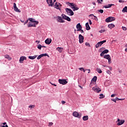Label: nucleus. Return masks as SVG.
<instances>
[{"label": "nucleus", "instance_id": "nucleus-1", "mask_svg": "<svg viewBox=\"0 0 127 127\" xmlns=\"http://www.w3.org/2000/svg\"><path fill=\"white\" fill-rule=\"evenodd\" d=\"M29 21L27 24L28 27H36V25L39 23V22L35 21L34 18H28Z\"/></svg>", "mask_w": 127, "mask_h": 127}, {"label": "nucleus", "instance_id": "nucleus-2", "mask_svg": "<svg viewBox=\"0 0 127 127\" xmlns=\"http://www.w3.org/2000/svg\"><path fill=\"white\" fill-rule=\"evenodd\" d=\"M66 3L71 8H73V11H75V10H78L79 9V7H77V5L74 3H70L69 2H67Z\"/></svg>", "mask_w": 127, "mask_h": 127}, {"label": "nucleus", "instance_id": "nucleus-3", "mask_svg": "<svg viewBox=\"0 0 127 127\" xmlns=\"http://www.w3.org/2000/svg\"><path fill=\"white\" fill-rule=\"evenodd\" d=\"M72 116L74 117V118H77V119H81L82 117V114H79V113L76 111H74L72 113Z\"/></svg>", "mask_w": 127, "mask_h": 127}, {"label": "nucleus", "instance_id": "nucleus-4", "mask_svg": "<svg viewBox=\"0 0 127 127\" xmlns=\"http://www.w3.org/2000/svg\"><path fill=\"white\" fill-rule=\"evenodd\" d=\"M65 11L67 12L68 15H70V16H72V15H74V12H73V11L71 9L66 8H65Z\"/></svg>", "mask_w": 127, "mask_h": 127}, {"label": "nucleus", "instance_id": "nucleus-5", "mask_svg": "<svg viewBox=\"0 0 127 127\" xmlns=\"http://www.w3.org/2000/svg\"><path fill=\"white\" fill-rule=\"evenodd\" d=\"M114 20H116V18H115V17H108L105 19V22L108 23L114 21Z\"/></svg>", "mask_w": 127, "mask_h": 127}, {"label": "nucleus", "instance_id": "nucleus-6", "mask_svg": "<svg viewBox=\"0 0 127 127\" xmlns=\"http://www.w3.org/2000/svg\"><path fill=\"white\" fill-rule=\"evenodd\" d=\"M55 7L57 9H59V10H61V7H62V4H61L59 2H56L55 4Z\"/></svg>", "mask_w": 127, "mask_h": 127}, {"label": "nucleus", "instance_id": "nucleus-7", "mask_svg": "<svg viewBox=\"0 0 127 127\" xmlns=\"http://www.w3.org/2000/svg\"><path fill=\"white\" fill-rule=\"evenodd\" d=\"M59 83H60V84H62V85H66V84L68 83V81H67L66 79H59Z\"/></svg>", "mask_w": 127, "mask_h": 127}, {"label": "nucleus", "instance_id": "nucleus-8", "mask_svg": "<svg viewBox=\"0 0 127 127\" xmlns=\"http://www.w3.org/2000/svg\"><path fill=\"white\" fill-rule=\"evenodd\" d=\"M93 91H94V92H96V93H100L101 91H102V89L101 88H99V87H94L92 88Z\"/></svg>", "mask_w": 127, "mask_h": 127}, {"label": "nucleus", "instance_id": "nucleus-9", "mask_svg": "<svg viewBox=\"0 0 127 127\" xmlns=\"http://www.w3.org/2000/svg\"><path fill=\"white\" fill-rule=\"evenodd\" d=\"M62 16L64 19L67 20V21H71V18L70 17L67 16L66 15L64 14H62Z\"/></svg>", "mask_w": 127, "mask_h": 127}, {"label": "nucleus", "instance_id": "nucleus-10", "mask_svg": "<svg viewBox=\"0 0 127 127\" xmlns=\"http://www.w3.org/2000/svg\"><path fill=\"white\" fill-rule=\"evenodd\" d=\"M78 38H79V43L82 44L84 42V36H83L82 35L79 34Z\"/></svg>", "mask_w": 127, "mask_h": 127}, {"label": "nucleus", "instance_id": "nucleus-11", "mask_svg": "<svg viewBox=\"0 0 127 127\" xmlns=\"http://www.w3.org/2000/svg\"><path fill=\"white\" fill-rule=\"evenodd\" d=\"M117 122H118V124H117L118 126H122V125L125 124V120L118 119Z\"/></svg>", "mask_w": 127, "mask_h": 127}, {"label": "nucleus", "instance_id": "nucleus-12", "mask_svg": "<svg viewBox=\"0 0 127 127\" xmlns=\"http://www.w3.org/2000/svg\"><path fill=\"white\" fill-rule=\"evenodd\" d=\"M47 2L49 4V6H53L54 3H52V0H47Z\"/></svg>", "mask_w": 127, "mask_h": 127}, {"label": "nucleus", "instance_id": "nucleus-13", "mask_svg": "<svg viewBox=\"0 0 127 127\" xmlns=\"http://www.w3.org/2000/svg\"><path fill=\"white\" fill-rule=\"evenodd\" d=\"M76 28L77 29V31H80V30L82 29V25H81V24H80V23H78L76 25Z\"/></svg>", "mask_w": 127, "mask_h": 127}, {"label": "nucleus", "instance_id": "nucleus-14", "mask_svg": "<svg viewBox=\"0 0 127 127\" xmlns=\"http://www.w3.org/2000/svg\"><path fill=\"white\" fill-rule=\"evenodd\" d=\"M26 60V57H21L19 59L20 63H23V61Z\"/></svg>", "mask_w": 127, "mask_h": 127}, {"label": "nucleus", "instance_id": "nucleus-15", "mask_svg": "<svg viewBox=\"0 0 127 127\" xmlns=\"http://www.w3.org/2000/svg\"><path fill=\"white\" fill-rule=\"evenodd\" d=\"M45 42L46 43V44H50V43H51V42H52V40H51V39H47L45 41Z\"/></svg>", "mask_w": 127, "mask_h": 127}, {"label": "nucleus", "instance_id": "nucleus-16", "mask_svg": "<svg viewBox=\"0 0 127 127\" xmlns=\"http://www.w3.org/2000/svg\"><path fill=\"white\" fill-rule=\"evenodd\" d=\"M57 20L59 22H61V23L65 22V21L63 19H62V18L61 16H58Z\"/></svg>", "mask_w": 127, "mask_h": 127}, {"label": "nucleus", "instance_id": "nucleus-17", "mask_svg": "<svg viewBox=\"0 0 127 127\" xmlns=\"http://www.w3.org/2000/svg\"><path fill=\"white\" fill-rule=\"evenodd\" d=\"M113 5H115V4H109L108 5L103 6V7H104L105 8H110V7H112V6H113Z\"/></svg>", "mask_w": 127, "mask_h": 127}, {"label": "nucleus", "instance_id": "nucleus-18", "mask_svg": "<svg viewBox=\"0 0 127 127\" xmlns=\"http://www.w3.org/2000/svg\"><path fill=\"white\" fill-rule=\"evenodd\" d=\"M57 50L59 51L60 53H62V52H63L64 49L63 48L58 47L57 48Z\"/></svg>", "mask_w": 127, "mask_h": 127}, {"label": "nucleus", "instance_id": "nucleus-19", "mask_svg": "<svg viewBox=\"0 0 127 127\" xmlns=\"http://www.w3.org/2000/svg\"><path fill=\"white\" fill-rule=\"evenodd\" d=\"M85 26L86 30H90V29H91V27H90V25H89V23H86L85 24Z\"/></svg>", "mask_w": 127, "mask_h": 127}, {"label": "nucleus", "instance_id": "nucleus-20", "mask_svg": "<svg viewBox=\"0 0 127 127\" xmlns=\"http://www.w3.org/2000/svg\"><path fill=\"white\" fill-rule=\"evenodd\" d=\"M104 58L105 59H107V60H109L111 58V56L110 55H106L104 56Z\"/></svg>", "mask_w": 127, "mask_h": 127}, {"label": "nucleus", "instance_id": "nucleus-21", "mask_svg": "<svg viewBox=\"0 0 127 127\" xmlns=\"http://www.w3.org/2000/svg\"><path fill=\"white\" fill-rule=\"evenodd\" d=\"M83 121H88L89 120V116H83L82 118Z\"/></svg>", "mask_w": 127, "mask_h": 127}, {"label": "nucleus", "instance_id": "nucleus-22", "mask_svg": "<svg viewBox=\"0 0 127 127\" xmlns=\"http://www.w3.org/2000/svg\"><path fill=\"white\" fill-rule=\"evenodd\" d=\"M37 57V56H29L28 58L29 59H31V60H34V59H35Z\"/></svg>", "mask_w": 127, "mask_h": 127}, {"label": "nucleus", "instance_id": "nucleus-23", "mask_svg": "<svg viewBox=\"0 0 127 127\" xmlns=\"http://www.w3.org/2000/svg\"><path fill=\"white\" fill-rule=\"evenodd\" d=\"M109 28H110V29H112V28H114L115 27V24H110L108 25Z\"/></svg>", "mask_w": 127, "mask_h": 127}, {"label": "nucleus", "instance_id": "nucleus-24", "mask_svg": "<svg viewBox=\"0 0 127 127\" xmlns=\"http://www.w3.org/2000/svg\"><path fill=\"white\" fill-rule=\"evenodd\" d=\"M97 79H98V77H97L96 76H94L93 78L91 80V82H92V81H93L94 82H96Z\"/></svg>", "mask_w": 127, "mask_h": 127}, {"label": "nucleus", "instance_id": "nucleus-25", "mask_svg": "<svg viewBox=\"0 0 127 127\" xmlns=\"http://www.w3.org/2000/svg\"><path fill=\"white\" fill-rule=\"evenodd\" d=\"M122 12H127V6H125L122 10Z\"/></svg>", "mask_w": 127, "mask_h": 127}, {"label": "nucleus", "instance_id": "nucleus-26", "mask_svg": "<svg viewBox=\"0 0 127 127\" xmlns=\"http://www.w3.org/2000/svg\"><path fill=\"white\" fill-rule=\"evenodd\" d=\"M96 48H98L99 46H102V44H101L100 42H99L96 45Z\"/></svg>", "mask_w": 127, "mask_h": 127}, {"label": "nucleus", "instance_id": "nucleus-27", "mask_svg": "<svg viewBox=\"0 0 127 127\" xmlns=\"http://www.w3.org/2000/svg\"><path fill=\"white\" fill-rule=\"evenodd\" d=\"M89 16H94L93 19H94L95 20H98V18L97 17V16H94V14H91L90 15H89Z\"/></svg>", "mask_w": 127, "mask_h": 127}, {"label": "nucleus", "instance_id": "nucleus-28", "mask_svg": "<svg viewBox=\"0 0 127 127\" xmlns=\"http://www.w3.org/2000/svg\"><path fill=\"white\" fill-rule=\"evenodd\" d=\"M5 58L6 59H8L9 60H11V57H9L8 55L4 56Z\"/></svg>", "mask_w": 127, "mask_h": 127}, {"label": "nucleus", "instance_id": "nucleus-29", "mask_svg": "<svg viewBox=\"0 0 127 127\" xmlns=\"http://www.w3.org/2000/svg\"><path fill=\"white\" fill-rule=\"evenodd\" d=\"M99 96V99H104V98H105V95L103 94H100Z\"/></svg>", "mask_w": 127, "mask_h": 127}, {"label": "nucleus", "instance_id": "nucleus-30", "mask_svg": "<svg viewBox=\"0 0 127 127\" xmlns=\"http://www.w3.org/2000/svg\"><path fill=\"white\" fill-rule=\"evenodd\" d=\"M97 72H98V73H99V74H101L102 73V69H101V68H97L96 69Z\"/></svg>", "mask_w": 127, "mask_h": 127}, {"label": "nucleus", "instance_id": "nucleus-31", "mask_svg": "<svg viewBox=\"0 0 127 127\" xmlns=\"http://www.w3.org/2000/svg\"><path fill=\"white\" fill-rule=\"evenodd\" d=\"M41 55L42 56V57H44L45 56H47L48 57H49V55H48V54H41Z\"/></svg>", "mask_w": 127, "mask_h": 127}, {"label": "nucleus", "instance_id": "nucleus-32", "mask_svg": "<svg viewBox=\"0 0 127 127\" xmlns=\"http://www.w3.org/2000/svg\"><path fill=\"white\" fill-rule=\"evenodd\" d=\"M3 126H1L0 125V127H8V126L6 124V123H3Z\"/></svg>", "mask_w": 127, "mask_h": 127}, {"label": "nucleus", "instance_id": "nucleus-33", "mask_svg": "<svg viewBox=\"0 0 127 127\" xmlns=\"http://www.w3.org/2000/svg\"><path fill=\"white\" fill-rule=\"evenodd\" d=\"M35 107V105H30L29 106L28 108H29L30 110H31V109H34Z\"/></svg>", "mask_w": 127, "mask_h": 127}, {"label": "nucleus", "instance_id": "nucleus-34", "mask_svg": "<svg viewBox=\"0 0 127 127\" xmlns=\"http://www.w3.org/2000/svg\"><path fill=\"white\" fill-rule=\"evenodd\" d=\"M37 48H38L39 50H41V48H42V46L39 44L37 46Z\"/></svg>", "mask_w": 127, "mask_h": 127}, {"label": "nucleus", "instance_id": "nucleus-35", "mask_svg": "<svg viewBox=\"0 0 127 127\" xmlns=\"http://www.w3.org/2000/svg\"><path fill=\"white\" fill-rule=\"evenodd\" d=\"M13 7L14 10H15V11H16V4L15 3H14L13 4Z\"/></svg>", "mask_w": 127, "mask_h": 127}, {"label": "nucleus", "instance_id": "nucleus-36", "mask_svg": "<svg viewBox=\"0 0 127 127\" xmlns=\"http://www.w3.org/2000/svg\"><path fill=\"white\" fill-rule=\"evenodd\" d=\"M104 53V54H106L107 53H109V50H105L104 51H103Z\"/></svg>", "mask_w": 127, "mask_h": 127}, {"label": "nucleus", "instance_id": "nucleus-37", "mask_svg": "<svg viewBox=\"0 0 127 127\" xmlns=\"http://www.w3.org/2000/svg\"><path fill=\"white\" fill-rule=\"evenodd\" d=\"M100 42L101 44V45H103V44H104V43L107 42V41L106 40H104V41H101Z\"/></svg>", "mask_w": 127, "mask_h": 127}, {"label": "nucleus", "instance_id": "nucleus-38", "mask_svg": "<svg viewBox=\"0 0 127 127\" xmlns=\"http://www.w3.org/2000/svg\"><path fill=\"white\" fill-rule=\"evenodd\" d=\"M117 100H118V97H117L116 99H111V100H112L113 102H115V103H117Z\"/></svg>", "mask_w": 127, "mask_h": 127}, {"label": "nucleus", "instance_id": "nucleus-39", "mask_svg": "<svg viewBox=\"0 0 127 127\" xmlns=\"http://www.w3.org/2000/svg\"><path fill=\"white\" fill-rule=\"evenodd\" d=\"M86 46H88V47H91V45H90V43L87 42L85 43Z\"/></svg>", "mask_w": 127, "mask_h": 127}, {"label": "nucleus", "instance_id": "nucleus-40", "mask_svg": "<svg viewBox=\"0 0 127 127\" xmlns=\"http://www.w3.org/2000/svg\"><path fill=\"white\" fill-rule=\"evenodd\" d=\"M52 126H53V123L52 122L49 123L48 127H52Z\"/></svg>", "mask_w": 127, "mask_h": 127}, {"label": "nucleus", "instance_id": "nucleus-41", "mask_svg": "<svg viewBox=\"0 0 127 127\" xmlns=\"http://www.w3.org/2000/svg\"><path fill=\"white\" fill-rule=\"evenodd\" d=\"M42 57V56H41V55H40L39 56H38V57H37V60H39V59H41Z\"/></svg>", "mask_w": 127, "mask_h": 127}, {"label": "nucleus", "instance_id": "nucleus-42", "mask_svg": "<svg viewBox=\"0 0 127 127\" xmlns=\"http://www.w3.org/2000/svg\"><path fill=\"white\" fill-rule=\"evenodd\" d=\"M108 63L109 64H111V63H112V60L111 58L108 59Z\"/></svg>", "mask_w": 127, "mask_h": 127}, {"label": "nucleus", "instance_id": "nucleus-43", "mask_svg": "<svg viewBox=\"0 0 127 127\" xmlns=\"http://www.w3.org/2000/svg\"><path fill=\"white\" fill-rule=\"evenodd\" d=\"M98 12H100V13H103L104 12V10L103 9L98 10Z\"/></svg>", "mask_w": 127, "mask_h": 127}, {"label": "nucleus", "instance_id": "nucleus-44", "mask_svg": "<svg viewBox=\"0 0 127 127\" xmlns=\"http://www.w3.org/2000/svg\"><path fill=\"white\" fill-rule=\"evenodd\" d=\"M106 32V30H101L99 31L100 33H103V32Z\"/></svg>", "mask_w": 127, "mask_h": 127}, {"label": "nucleus", "instance_id": "nucleus-45", "mask_svg": "<svg viewBox=\"0 0 127 127\" xmlns=\"http://www.w3.org/2000/svg\"><path fill=\"white\" fill-rule=\"evenodd\" d=\"M16 12H21L20 9H18V8L16 7Z\"/></svg>", "mask_w": 127, "mask_h": 127}, {"label": "nucleus", "instance_id": "nucleus-46", "mask_svg": "<svg viewBox=\"0 0 127 127\" xmlns=\"http://www.w3.org/2000/svg\"><path fill=\"white\" fill-rule=\"evenodd\" d=\"M107 74H109V75H111V74H112V72H111V71L107 70Z\"/></svg>", "mask_w": 127, "mask_h": 127}, {"label": "nucleus", "instance_id": "nucleus-47", "mask_svg": "<svg viewBox=\"0 0 127 127\" xmlns=\"http://www.w3.org/2000/svg\"><path fill=\"white\" fill-rule=\"evenodd\" d=\"M29 20H28V19L27 20H26L25 22H24V25H25L26 24V23H27L28 22V21Z\"/></svg>", "mask_w": 127, "mask_h": 127}, {"label": "nucleus", "instance_id": "nucleus-48", "mask_svg": "<svg viewBox=\"0 0 127 127\" xmlns=\"http://www.w3.org/2000/svg\"><path fill=\"white\" fill-rule=\"evenodd\" d=\"M104 55H105V53H104L103 52H102L100 54V56H101V57H103V56H104Z\"/></svg>", "mask_w": 127, "mask_h": 127}, {"label": "nucleus", "instance_id": "nucleus-49", "mask_svg": "<svg viewBox=\"0 0 127 127\" xmlns=\"http://www.w3.org/2000/svg\"><path fill=\"white\" fill-rule=\"evenodd\" d=\"M122 29L123 30L126 31L127 30V28L126 27L122 26Z\"/></svg>", "mask_w": 127, "mask_h": 127}, {"label": "nucleus", "instance_id": "nucleus-50", "mask_svg": "<svg viewBox=\"0 0 127 127\" xmlns=\"http://www.w3.org/2000/svg\"><path fill=\"white\" fill-rule=\"evenodd\" d=\"M88 21H89V24H90V25H92V21L91 20V19H89L88 20Z\"/></svg>", "mask_w": 127, "mask_h": 127}, {"label": "nucleus", "instance_id": "nucleus-51", "mask_svg": "<svg viewBox=\"0 0 127 127\" xmlns=\"http://www.w3.org/2000/svg\"><path fill=\"white\" fill-rule=\"evenodd\" d=\"M79 69L80 70V71H84V68L83 67L79 68Z\"/></svg>", "mask_w": 127, "mask_h": 127}, {"label": "nucleus", "instance_id": "nucleus-52", "mask_svg": "<svg viewBox=\"0 0 127 127\" xmlns=\"http://www.w3.org/2000/svg\"><path fill=\"white\" fill-rule=\"evenodd\" d=\"M80 31L81 33H84V30H82V29H80V31Z\"/></svg>", "mask_w": 127, "mask_h": 127}, {"label": "nucleus", "instance_id": "nucleus-53", "mask_svg": "<svg viewBox=\"0 0 127 127\" xmlns=\"http://www.w3.org/2000/svg\"><path fill=\"white\" fill-rule=\"evenodd\" d=\"M123 100H124V99H120V98H118L117 101H123Z\"/></svg>", "mask_w": 127, "mask_h": 127}, {"label": "nucleus", "instance_id": "nucleus-54", "mask_svg": "<svg viewBox=\"0 0 127 127\" xmlns=\"http://www.w3.org/2000/svg\"><path fill=\"white\" fill-rule=\"evenodd\" d=\"M66 103V102H65V101H62V104H63V105H64V104H65Z\"/></svg>", "mask_w": 127, "mask_h": 127}, {"label": "nucleus", "instance_id": "nucleus-55", "mask_svg": "<svg viewBox=\"0 0 127 127\" xmlns=\"http://www.w3.org/2000/svg\"><path fill=\"white\" fill-rule=\"evenodd\" d=\"M50 83H51V85H53V86H55V87H56V86H57V85H56V84H55L54 83H52L51 82H50Z\"/></svg>", "mask_w": 127, "mask_h": 127}, {"label": "nucleus", "instance_id": "nucleus-56", "mask_svg": "<svg viewBox=\"0 0 127 127\" xmlns=\"http://www.w3.org/2000/svg\"><path fill=\"white\" fill-rule=\"evenodd\" d=\"M97 2H98V3L102 4V3L101 2V0H97Z\"/></svg>", "mask_w": 127, "mask_h": 127}, {"label": "nucleus", "instance_id": "nucleus-57", "mask_svg": "<svg viewBox=\"0 0 127 127\" xmlns=\"http://www.w3.org/2000/svg\"><path fill=\"white\" fill-rule=\"evenodd\" d=\"M21 22H22V23H24V20H20Z\"/></svg>", "mask_w": 127, "mask_h": 127}, {"label": "nucleus", "instance_id": "nucleus-58", "mask_svg": "<svg viewBox=\"0 0 127 127\" xmlns=\"http://www.w3.org/2000/svg\"><path fill=\"white\" fill-rule=\"evenodd\" d=\"M109 68L110 70L112 71V67H109Z\"/></svg>", "mask_w": 127, "mask_h": 127}, {"label": "nucleus", "instance_id": "nucleus-59", "mask_svg": "<svg viewBox=\"0 0 127 127\" xmlns=\"http://www.w3.org/2000/svg\"><path fill=\"white\" fill-rule=\"evenodd\" d=\"M115 96H116V94H112V95H111V97H115Z\"/></svg>", "mask_w": 127, "mask_h": 127}, {"label": "nucleus", "instance_id": "nucleus-60", "mask_svg": "<svg viewBox=\"0 0 127 127\" xmlns=\"http://www.w3.org/2000/svg\"><path fill=\"white\" fill-rule=\"evenodd\" d=\"M92 4H93L94 5H96V2H93Z\"/></svg>", "mask_w": 127, "mask_h": 127}, {"label": "nucleus", "instance_id": "nucleus-61", "mask_svg": "<svg viewBox=\"0 0 127 127\" xmlns=\"http://www.w3.org/2000/svg\"><path fill=\"white\" fill-rule=\"evenodd\" d=\"M78 86L79 87V88H80V89H83V87H82V86H80V85H79Z\"/></svg>", "mask_w": 127, "mask_h": 127}, {"label": "nucleus", "instance_id": "nucleus-62", "mask_svg": "<svg viewBox=\"0 0 127 127\" xmlns=\"http://www.w3.org/2000/svg\"><path fill=\"white\" fill-rule=\"evenodd\" d=\"M86 70H88V74H89V73H90L91 70H90V69H86Z\"/></svg>", "mask_w": 127, "mask_h": 127}, {"label": "nucleus", "instance_id": "nucleus-63", "mask_svg": "<svg viewBox=\"0 0 127 127\" xmlns=\"http://www.w3.org/2000/svg\"><path fill=\"white\" fill-rule=\"evenodd\" d=\"M123 1H123V0H119V2H123Z\"/></svg>", "mask_w": 127, "mask_h": 127}, {"label": "nucleus", "instance_id": "nucleus-64", "mask_svg": "<svg viewBox=\"0 0 127 127\" xmlns=\"http://www.w3.org/2000/svg\"><path fill=\"white\" fill-rule=\"evenodd\" d=\"M100 50H104V48H101L100 49Z\"/></svg>", "mask_w": 127, "mask_h": 127}]
</instances>
